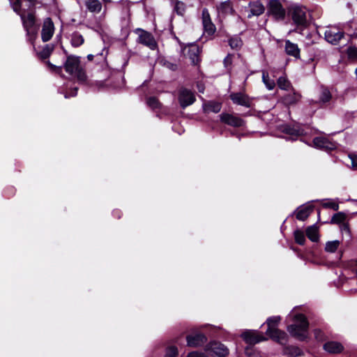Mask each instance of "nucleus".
Returning a JSON list of instances; mask_svg holds the SVG:
<instances>
[{
	"mask_svg": "<svg viewBox=\"0 0 357 357\" xmlns=\"http://www.w3.org/2000/svg\"><path fill=\"white\" fill-rule=\"evenodd\" d=\"M324 349L329 354H340L344 350L343 345L338 342L329 341L324 344Z\"/></svg>",
	"mask_w": 357,
	"mask_h": 357,
	"instance_id": "6ab92c4d",
	"label": "nucleus"
},
{
	"mask_svg": "<svg viewBox=\"0 0 357 357\" xmlns=\"http://www.w3.org/2000/svg\"><path fill=\"white\" fill-rule=\"evenodd\" d=\"M351 165L354 167H357V155H350L349 156Z\"/></svg>",
	"mask_w": 357,
	"mask_h": 357,
	"instance_id": "de8ad7c7",
	"label": "nucleus"
},
{
	"mask_svg": "<svg viewBox=\"0 0 357 357\" xmlns=\"http://www.w3.org/2000/svg\"><path fill=\"white\" fill-rule=\"evenodd\" d=\"M290 317H293L294 323L287 327L289 334L299 340L307 338L309 324L306 317L302 314L295 315L291 314Z\"/></svg>",
	"mask_w": 357,
	"mask_h": 357,
	"instance_id": "f03ea898",
	"label": "nucleus"
},
{
	"mask_svg": "<svg viewBox=\"0 0 357 357\" xmlns=\"http://www.w3.org/2000/svg\"><path fill=\"white\" fill-rule=\"evenodd\" d=\"M292 20L298 26H305L306 24V13L305 8L294 6L291 9Z\"/></svg>",
	"mask_w": 357,
	"mask_h": 357,
	"instance_id": "423d86ee",
	"label": "nucleus"
},
{
	"mask_svg": "<svg viewBox=\"0 0 357 357\" xmlns=\"http://www.w3.org/2000/svg\"><path fill=\"white\" fill-rule=\"evenodd\" d=\"M198 89L200 93L204 92V86H198Z\"/></svg>",
	"mask_w": 357,
	"mask_h": 357,
	"instance_id": "3c124183",
	"label": "nucleus"
},
{
	"mask_svg": "<svg viewBox=\"0 0 357 357\" xmlns=\"http://www.w3.org/2000/svg\"><path fill=\"white\" fill-rule=\"evenodd\" d=\"M79 60L77 57L70 56L67 59L65 63L66 71L70 75H81V73L79 71Z\"/></svg>",
	"mask_w": 357,
	"mask_h": 357,
	"instance_id": "ddd939ff",
	"label": "nucleus"
},
{
	"mask_svg": "<svg viewBox=\"0 0 357 357\" xmlns=\"http://www.w3.org/2000/svg\"><path fill=\"white\" fill-rule=\"evenodd\" d=\"M54 32V23L50 17L46 18L43 24L41 38L43 42L50 40Z\"/></svg>",
	"mask_w": 357,
	"mask_h": 357,
	"instance_id": "6e6552de",
	"label": "nucleus"
},
{
	"mask_svg": "<svg viewBox=\"0 0 357 357\" xmlns=\"http://www.w3.org/2000/svg\"><path fill=\"white\" fill-rule=\"evenodd\" d=\"M331 98L332 94L330 90L324 86H321L319 89L318 100L314 102L319 105H323L328 102Z\"/></svg>",
	"mask_w": 357,
	"mask_h": 357,
	"instance_id": "f3484780",
	"label": "nucleus"
},
{
	"mask_svg": "<svg viewBox=\"0 0 357 357\" xmlns=\"http://www.w3.org/2000/svg\"><path fill=\"white\" fill-rule=\"evenodd\" d=\"M245 354L248 357H260L259 353L252 349V348H246Z\"/></svg>",
	"mask_w": 357,
	"mask_h": 357,
	"instance_id": "37998d69",
	"label": "nucleus"
},
{
	"mask_svg": "<svg viewBox=\"0 0 357 357\" xmlns=\"http://www.w3.org/2000/svg\"><path fill=\"white\" fill-rule=\"evenodd\" d=\"M234 104L250 107L252 103V98L243 93H234L229 96Z\"/></svg>",
	"mask_w": 357,
	"mask_h": 357,
	"instance_id": "f8f14e48",
	"label": "nucleus"
},
{
	"mask_svg": "<svg viewBox=\"0 0 357 357\" xmlns=\"http://www.w3.org/2000/svg\"><path fill=\"white\" fill-rule=\"evenodd\" d=\"M53 50V45L49 44L45 45L41 51H37V54L41 59H46L50 56Z\"/></svg>",
	"mask_w": 357,
	"mask_h": 357,
	"instance_id": "7c9ffc66",
	"label": "nucleus"
},
{
	"mask_svg": "<svg viewBox=\"0 0 357 357\" xmlns=\"http://www.w3.org/2000/svg\"><path fill=\"white\" fill-rule=\"evenodd\" d=\"M187 344L191 347H198L202 346L206 341V337L202 334L195 335H188L186 337Z\"/></svg>",
	"mask_w": 357,
	"mask_h": 357,
	"instance_id": "a211bd4d",
	"label": "nucleus"
},
{
	"mask_svg": "<svg viewBox=\"0 0 357 357\" xmlns=\"http://www.w3.org/2000/svg\"><path fill=\"white\" fill-rule=\"evenodd\" d=\"M11 7L13 10L18 14L22 20V25L26 33V39L30 42L34 47V41L38 36V27L36 24V19L33 13V6H29L28 11H26L25 8L22 6L21 1L20 0H9Z\"/></svg>",
	"mask_w": 357,
	"mask_h": 357,
	"instance_id": "f257e3e1",
	"label": "nucleus"
},
{
	"mask_svg": "<svg viewBox=\"0 0 357 357\" xmlns=\"http://www.w3.org/2000/svg\"><path fill=\"white\" fill-rule=\"evenodd\" d=\"M278 86L280 89L285 91H291L293 89L290 82L285 77L278 78Z\"/></svg>",
	"mask_w": 357,
	"mask_h": 357,
	"instance_id": "c85d7f7f",
	"label": "nucleus"
},
{
	"mask_svg": "<svg viewBox=\"0 0 357 357\" xmlns=\"http://www.w3.org/2000/svg\"><path fill=\"white\" fill-rule=\"evenodd\" d=\"M343 36L344 32L335 26H328L325 31V39L331 44H337Z\"/></svg>",
	"mask_w": 357,
	"mask_h": 357,
	"instance_id": "20e7f679",
	"label": "nucleus"
},
{
	"mask_svg": "<svg viewBox=\"0 0 357 357\" xmlns=\"http://www.w3.org/2000/svg\"><path fill=\"white\" fill-rule=\"evenodd\" d=\"M84 3L86 10L92 13H100L102 8L99 0H84Z\"/></svg>",
	"mask_w": 357,
	"mask_h": 357,
	"instance_id": "412c9836",
	"label": "nucleus"
},
{
	"mask_svg": "<svg viewBox=\"0 0 357 357\" xmlns=\"http://www.w3.org/2000/svg\"><path fill=\"white\" fill-rule=\"evenodd\" d=\"M264 11V6L260 3H255L251 5L250 13L252 15H259Z\"/></svg>",
	"mask_w": 357,
	"mask_h": 357,
	"instance_id": "473e14b6",
	"label": "nucleus"
},
{
	"mask_svg": "<svg viewBox=\"0 0 357 357\" xmlns=\"http://www.w3.org/2000/svg\"><path fill=\"white\" fill-rule=\"evenodd\" d=\"M138 41L151 50H154L157 47V43L152 34L144 30H139Z\"/></svg>",
	"mask_w": 357,
	"mask_h": 357,
	"instance_id": "9b49d317",
	"label": "nucleus"
},
{
	"mask_svg": "<svg viewBox=\"0 0 357 357\" xmlns=\"http://www.w3.org/2000/svg\"><path fill=\"white\" fill-rule=\"evenodd\" d=\"M262 80L268 90H272L274 89L275 86V81L269 78L268 74L267 73L263 72Z\"/></svg>",
	"mask_w": 357,
	"mask_h": 357,
	"instance_id": "72a5a7b5",
	"label": "nucleus"
},
{
	"mask_svg": "<svg viewBox=\"0 0 357 357\" xmlns=\"http://www.w3.org/2000/svg\"><path fill=\"white\" fill-rule=\"evenodd\" d=\"M232 59L231 55H227L224 59V64L225 67H228L231 64Z\"/></svg>",
	"mask_w": 357,
	"mask_h": 357,
	"instance_id": "a18cd8bd",
	"label": "nucleus"
},
{
	"mask_svg": "<svg viewBox=\"0 0 357 357\" xmlns=\"http://www.w3.org/2000/svg\"><path fill=\"white\" fill-rule=\"evenodd\" d=\"M322 206L324 208H331L334 211H337L339 209L338 204L331 199L324 200L322 202Z\"/></svg>",
	"mask_w": 357,
	"mask_h": 357,
	"instance_id": "c9c22d12",
	"label": "nucleus"
},
{
	"mask_svg": "<svg viewBox=\"0 0 357 357\" xmlns=\"http://www.w3.org/2000/svg\"><path fill=\"white\" fill-rule=\"evenodd\" d=\"M242 338L248 344H255L258 342L266 340L262 334L257 331L247 330L241 334Z\"/></svg>",
	"mask_w": 357,
	"mask_h": 357,
	"instance_id": "0eeeda50",
	"label": "nucleus"
},
{
	"mask_svg": "<svg viewBox=\"0 0 357 357\" xmlns=\"http://www.w3.org/2000/svg\"><path fill=\"white\" fill-rule=\"evenodd\" d=\"M178 355V349L176 347H170L167 349L165 357H176Z\"/></svg>",
	"mask_w": 357,
	"mask_h": 357,
	"instance_id": "a19ab883",
	"label": "nucleus"
},
{
	"mask_svg": "<svg viewBox=\"0 0 357 357\" xmlns=\"http://www.w3.org/2000/svg\"><path fill=\"white\" fill-rule=\"evenodd\" d=\"M203 109L206 113H218L221 109V104L218 102H208L203 105Z\"/></svg>",
	"mask_w": 357,
	"mask_h": 357,
	"instance_id": "a878e982",
	"label": "nucleus"
},
{
	"mask_svg": "<svg viewBox=\"0 0 357 357\" xmlns=\"http://www.w3.org/2000/svg\"><path fill=\"white\" fill-rule=\"evenodd\" d=\"M93 57H94L93 54H89L87 56L88 59L90 60V61L93 60Z\"/></svg>",
	"mask_w": 357,
	"mask_h": 357,
	"instance_id": "603ef678",
	"label": "nucleus"
},
{
	"mask_svg": "<svg viewBox=\"0 0 357 357\" xmlns=\"http://www.w3.org/2000/svg\"><path fill=\"white\" fill-rule=\"evenodd\" d=\"M207 349L218 357H226L229 354V349L220 342L211 343Z\"/></svg>",
	"mask_w": 357,
	"mask_h": 357,
	"instance_id": "2eb2a0df",
	"label": "nucleus"
},
{
	"mask_svg": "<svg viewBox=\"0 0 357 357\" xmlns=\"http://www.w3.org/2000/svg\"><path fill=\"white\" fill-rule=\"evenodd\" d=\"M291 92L282 98L283 102L287 105H291L297 103L301 98L300 93L294 91L292 89Z\"/></svg>",
	"mask_w": 357,
	"mask_h": 357,
	"instance_id": "b1692460",
	"label": "nucleus"
},
{
	"mask_svg": "<svg viewBox=\"0 0 357 357\" xmlns=\"http://www.w3.org/2000/svg\"><path fill=\"white\" fill-rule=\"evenodd\" d=\"M188 56L192 61V63L196 64L199 62V48L197 45H191L187 52Z\"/></svg>",
	"mask_w": 357,
	"mask_h": 357,
	"instance_id": "393cba45",
	"label": "nucleus"
},
{
	"mask_svg": "<svg viewBox=\"0 0 357 357\" xmlns=\"http://www.w3.org/2000/svg\"><path fill=\"white\" fill-rule=\"evenodd\" d=\"M26 1L28 2V5H29V7L31 6H34V5H35V0H26Z\"/></svg>",
	"mask_w": 357,
	"mask_h": 357,
	"instance_id": "8fccbe9b",
	"label": "nucleus"
},
{
	"mask_svg": "<svg viewBox=\"0 0 357 357\" xmlns=\"http://www.w3.org/2000/svg\"><path fill=\"white\" fill-rule=\"evenodd\" d=\"M202 24L204 31L209 35H213L215 32V26L212 22L209 13L207 9L202 10Z\"/></svg>",
	"mask_w": 357,
	"mask_h": 357,
	"instance_id": "4468645a",
	"label": "nucleus"
},
{
	"mask_svg": "<svg viewBox=\"0 0 357 357\" xmlns=\"http://www.w3.org/2000/svg\"><path fill=\"white\" fill-rule=\"evenodd\" d=\"M84 42L83 36L78 32H75L71 36L70 43L74 47H79Z\"/></svg>",
	"mask_w": 357,
	"mask_h": 357,
	"instance_id": "c756f323",
	"label": "nucleus"
},
{
	"mask_svg": "<svg viewBox=\"0 0 357 357\" xmlns=\"http://www.w3.org/2000/svg\"><path fill=\"white\" fill-rule=\"evenodd\" d=\"M285 52L296 59L300 58V49L296 43H291L290 40L285 41Z\"/></svg>",
	"mask_w": 357,
	"mask_h": 357,
	"instance_id": "4be33fe9",
	"label": "nucleus"
},
{
	"mask_svg": "<svg viewBox=\"0 0 357 357\" xmlns=\"http://www.w3.org/2000/svg\"><path fill=\"white\" fill-rule=\"evenodd\" d=\"M294 238L296 242L299 245H303L305 242L304 233L301 230H296L294 231Z\"/></svg>",
	"mask_w": 357,
	"mask_h": 357,
	"instance_id": "e433bc0d",
	"label": "nucleus"
},
{
	"mask_svg": "<svg viewBox=\"0 0 357 357\" xmlns=\"http://www.w3.org/2000/svg\"><path fill=\"white\" fill-rule=\"evenodd\" d=\"M280 321V317H273L267 319L268 328L266 335L272 340L280 343L284 344L287 342V334L277 328V326Z\"/></svg>",
	"mask_w": 357,
	"mask_h": 357,
	"instance_id": "7ed1b4c3",
	"label": "nucleus"
},
{
	"mask_svg": "<svg viewBox=\"0 0 357 357\" xmlns=\"http://www.w3.org/2000/svg\"><path fill=\"white\" fill-rule=\"evenodd\" d=\"M344 229H347V230H349V227H348L347 225H344Z\"/></svg>",
	"mask_w": 357,
	"mask_h": 357,
	"instance_id": "5fc2aeb1",
	"label": "nucleus"
},
{
	"mask_svg": "<svg viewBox=\"0 0 357 357\" xmlns=\"http://www.w3.org/2000/svg\"><path fill=\"white\" fill-rule=\"evenodd\" d=\"M102 1H103L104 2H105V3H108V2H110V1H111V0H102Z\"/></svg>",
	"mask_w": 357,
	"mask_h": 357,
	"instance_id": "6e6d98bb",
	"label": "nucleus"
},
{
	"mask_svg": "<svg viewBox=\"0 0 357 357\" xmlns=\"http://www.w3.org/2000/svg\"><path fill=\"white\" fill-rule=\"evenodd\" d=\"M52 68H56L54 66L52 65L50 62L47 63Z\"/></svg>",
	"mask_w": 357,
	"mask_h": 357,
	"instance_id": "864d4df0",
	"label": "nucleus"
},
{
	"mask_svg": "<svg viewBox=\"0 0 357 357\" xmlns=\"http://www.w3.org/2000/svg\"><path fill=\"white\" fill-rule=\"evenodd\" d=\"M220 119L222 123L233 127H241L245 124V121L242 119L227 113L221 114Z\"/></svg>",
	"mask_w": 357,
	"mask_h": 357,
	"instance_id": "1a4fd4ad",
	"label": "nucleus"
},
{
	"mask_svg": "<svg viewBox=\"0 0 357 357\" xmlns=\"http://www.w3.org/2000/svg\"><path fill=\"white\" fill-rule=\"evenodd\" d=\"M313 211L312 205L302 206L297 209L296 218L299 220H306Z\"/></svg>",
	"mask_w": 357,
	"mask_h": 357,
	"instance_id": "5701e85b",
	"label": "nucleus"
},
{
	"mask_svg": "<svg viewBox=\"0 0 357 357\" xmlns=\"http://www.w3.org/2000/svg\"><path fill=\"white\" fill-rule=\"evenodd\" d=\"M340 244V242L337 240L332 241H328L326 243L325 250L327 252H331V253L335 252L339 248Z\"/></svg>",
	"mask_w": 357,
	"mask_h": 357,
	"instance_id": "2f4dec72",
	"label": "nucleus"
},
{
	"mask_svg": "<svg viewBox=\"0 0 357 357\" xmlns=\"http://www.w3.org/2000/svg\"><path fill=\"white\" fill-rule=\"evenodd\" d=\"M347 53L349 59L357 61V47H349L347 50Z\"/></svg>",
	"mask_w": 357,
	"mask_h": 357,
	"instance_id": "ea45409f",
	"label": "nucleus"
},
{
	"mask_svg": "<svg viewBox=\"0 0 357 357\" xmlns=\"http://www.w3.org/2000/svg\"><path fill=\"white\" fill-rule=\"evenodd\" d=\"M268 13L275 20H282L285 15V10L278 0H271L269 1Z\"/></svg>",
	"mask_w": 357,
	"mask_h": 357,
	"instance_id": "39448f33",
	"label": "nucleus"
},
{
	"mask_svg": "<svg viewBox=\"0 0 357 357\" xmlns=\"http://www.w3.org/2000/svg\"><path fill=\"white\" fill-rule=\"evenodd\" d=\"M174 9L178 15H183L185 13V5L181 1H177L175 4Z\"/></svg>",
	"mask_w": 357,
	"mask_h": 357,
	"instance_id": "58836bf2",
	"label": "nucleus"
},
{
	"mask_svg": "<svg viewBox=\"0 0 357 357\" xmlns=\"http://www.w3.org/2000/svg\"><path fill=\"white\" fill-rule=\"evenodd\" d=\"M306 235L310 241L317 242L319 238L318 227L316 225L308 227L306 229Z\"/></svg>",
	"mask_w": 357,
	"mask_h": 357,
	"instance_id": "bb28decb",
	"label": "nucleus"
},
{
	"mask_svg": "<svg viewBox=\"0 0 357 357\" xmlns=\"http://www.w3.org/2000/svg\"><path fill=\"white\" fill-rule=\"evenodd\" d=\"M301 349L296 347H287L284 349L283 354L287 357H297L302 355Z\"/></svg>",
	"mask_w": 357,
	"mask_h": 357,
	"instance_id": "cd10ccee",
	"label": "nucleus"
},
{
	"mask_svg": "<svg viewBox=\"0 0 357 357\" xmlns=\"http://www.w3.org/2000/svg\"><path fill=\"white\" fill-rule=\"evenodd\" d=\"M229 45L231 48L238 50L242 46L243 42L240 37L234 36L229 39Z\"/></svg>",
	"mask_w": 357,
	"mask_h": 357,
	"instance_id": "f704fd0d",
	"label": "nucleus"
},
{
	"mask_svg": "<svg viewBox=\"0 0 357 357\" xmlns=\"http://www.w3.org/2000/svg\"><path fill=\"white\" fill-rule=\"evenodd\" d=\"M218 16L225 17L229 15H231L234 13V9L231 4V2L227 1L220 3L217 6Z\"/></svg>",
	"mask_w": 357,
	"mask_h": 357,
	"instance_id": "aec40b11",
	"label": "nucleus"
},
{
	"mask_svg": "<svg viewBox=\"0 0 357 357\" xmlns=\"http://www.w3.org/2000/svg\"><path fill=\"white\" fill-rule=\"evenodd\" d=\"M345 218H346L345 214L342 212H339V213L333 215V216L331 218V223L340 224V223L344 222Z\"/></svg>",
	"mask_w": 357,
	"mask_h": 357,
	"instance_id": "4c0bfd02",
	"label": "nucleus"
},
{
	"mask_svg": "<svg viewBox=\"0 0 357 357\" xmlns=\"http://www.w3.org/2000/svg\"><path fill=\"white\" fill-rule=\"evenodd\" d=\"M147 104L153 109L158 108L160 105L158 100L155 98H149L147 100Z\"/></svg>",
	"mask_w": 357,
	"mask_h": 357,
	"instance_id": "79ce46f5",
	"label": "nucleus"
},
{
	"mask_svg": "<svg viewBox=\"0 0 357 357\" xmlns=\"http://www.w3.org/2000/svg\"><path fill=\"white\" fill-rule=\"evenodd\" d=\"M314 146L316 148L333 150L335 148V145L325 137H317L313 139Z\"/></svg>",
	"mask_w": 357,
	"mask_h": 357,
	"instance_id": "dca6fc26",
	"label": "nucleus"
},
{
	"mask_svg": "<svg viewBox=\"0 0 357 357\" xmlns=\"http://www.w3.org/2000/svg\"><path fill=\"white\" fill-rule=\"evenodd\" d=\"M107 52L108 51L104 48L99 54L103 57H105L107 54Z\"/></svg>",
	"mask_w": 357,
	"mask_h": 357,
	"instance_id": "09e8293b",
	"label": "nucleus"
},
{
	"mask_svg": "<svg viewBox=\"0 0 357 357\" xmlns=\"http://www.w3.org/2000/svg\"><path fill=\"white\" fill-rule=\"evenodd\" d=\"M315 338L317 340H322V333L320 330L316 329L314 331Z\"/></svg>",
	"mask_w": 357,
	"mask_h": 357,
	"instance_id": "49530a36",
	"label": "nucleus"
},
{
	"mask_svg": "<svg viewBox=\"0 0 357 357\" xmlns=\"http://www.w3.org/2000/svg\"><path fill=\"white\" fill-rule=\"evenodd\" d=\"M352 202L357 204V200L354 199V200H352Z\"/></svg>",
	"mask_w": 357,
	"mask_h": 357,
	"instance_id": "4d7b16f0",
	"label": "nucleus"
},
{
	"mask_svg": "<svg viewBox=\"0 0 357 357\" xmlns=\"http://www.w3.org/2000/svg\"><path fill=\"white\" fill-rule=\"evenodd\" d=\"M178 100L181 106L184 108L195 101V96L191 91L183 89L179 91Z\"/></svg>",
	"mask_w": 357,
	"mask_h": 357,
	"instance_id": "9d476101",
	"label": "nucleus"
},
{
	"mask_svg": "<svg viewBox=\"0 0 357 357\" xmlns=\"http://www.w3.org/2000/svg\"><path fill=\"white\" fill-rule=\"evenodd\" d=\"M187 357H208L205 354L198 352V351H192L189 353Z\"/></svg>",
	"mask_w": 357,
	"mask_h": 357,
	"instance_id": "c03bdc74",
	"label": "nucleus"
}]
</instances>
